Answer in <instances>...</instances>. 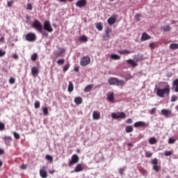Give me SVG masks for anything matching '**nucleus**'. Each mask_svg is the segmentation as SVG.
<instances>
[{
    "instance_id": "44",
    "label": "nucleus",
    "mask_w": 178,
    "mask_h": 178,
    "mask_svg": "<svg viewBox=\"0 0 178 178\" xmlns=\"http://www.w3.org/2000/svg\"><path fill=\"white\" fill-rule=\"evenodd\" d=\"M13 134L15 140H20V135L17 132H14Z\"/></svg>"
},
{
    "instance_id": "26",
    "label": "nucleus",
    "mask_w": 178,
    "mask_h": 178,
    "mask_svg": "<svg viewBox=\"0 0 178 178\" xmlns=\"http://www.w3.org/2000/svg\"><path fill=\"white\" fill-rule=\"evenodd\" d=\"M96 29L98 30V31H102V30H104V26H102V23L98 22L96 24Z\"/></svg>"
},
{
    "instance_id": "28",
    "label": "nucleus",
    "mask_w": 178,
    "mask_h": 178,
    "mask_svg": "<svg viewBox=\"0 0 178 178\" xmlns=\"http://www.w3.org/2000/svg\"><path fill=\"white\" fill-rule=\"evenodd\" d=\"M126 169H127V167L124 166L122 168H120L118 170V172L121 176H123V175H124V172H126Z\"/></svg>"
},
{
    "instance_id": "19",
    "label": "nucleus",
    "mask_w": 178,
    "mask_h": 178,
    "mask_svg": "<svg viewBox=\"0 0 178 178\" xmlns=\"http://www.w3.org/2000/svg\"><path fill=\"white\" fill-rule=\"evenodd\" d=\"M172 90H174L175 92H178V79L173 81Z\"/></svg>"
},
{
    "instance_id": "60",
    "label": "nucleus",
    "mask_w": 178,
    "mask_h": 178,
    "mask_svg": "<svg viewBox=\"0 0 178 178\" xmlns=\"http://www.w3.org/2000/svg\"><path fill=\"white\" fill-rule=\"evenodd\" d=\"M5 154V151L3 149H0V155H3Z\"/></svg>"
},
{
    "instance_id": "58",
    "label": "nucleus",
    "mask_w": 178,
    "mask_h": 178,
    "mask_svg": "<svg viewBox=\"0 0 178 178\" xmlns=\"http://www.w3.org/2000/svg\"><path fill=\"white\" fill-rule=\"evenodd\" d=\"M135 17H136V19H137L138 22L140 21V15L139 14H136L135 15Z\"/></svg>"
},
{
    "instance_id": "52",
    "label": "nucleus",
    "mask_w": 178,
    "mask_h": 178,
    "mask_svg": "<svg viewBox=\"0 0 178 178\" xmlns=\"http://www.w3.org/2000/svg\"><path fill=\"white\" fill-rule=\"evenodd\" d=\"M26 9H27L28 10H33V6H32L31 3H28V4H27Z\"/></svg>"
},
{
    "instance_id": "22",
    "label": "nucleus",
    "mask_w": 178,
    "mask_h": 178,
    "mask_svg": "<svg viewBox=\"0 0 178 178\" xmlns=\"http://www.w3.org/2000/svg\"><path fill=\"white\" fill-rule=\"evenodd\" d=\"M73 90H74V86L73 85V83L72 81L69 82L67 91L69 92H73Z\"/></svg>"
},
{
    "instance_id": "53",
    "label": "nucleus",
    "mask_w": 178,
    "mask_h": 178,
    "mask_svg": "<svg viewBox=\"0 0 178 178\" xmlns=\"http://www.w3.org/2000/svg\"><path fill=\"white\" fill-rule=\"evenodd\" d=\"M125 123H127V124H131V123H133V119L131 118H129Z\"/></svg>"
},
{
    "instance_id": "64",
    "label": "nucleus",
    "mask_w": 178,
    "mask_h": 178,
    "mask_svg": "<svg viewBox=\"0 0 178 178\" xmlns=\"http://www.w3.org/2000/svg\"><path fill=\"white\" fill-rule=\"evenodd\" d=\"M74 70L75 72H78L79 70V69L78 67H76L74 69Z\"/></svg>"
},
{
    "instance_id": "16",
    "label": "nucleus",
    "mask_w": 178,
    "mask_h": 178,
    "mask_svg": "<svg viewBox=\"0 0 178 178\" xmlns=\"http://www.w3.org/2000/svg\"><path fill=\"white\" fill-rule=\"evenodd\" d=\"M92 118L94 120H99L101 119V113L97 111H93Z\"/></svg>"
},
{
    "instance_id": "41",
    "label": "nucleus",
    "mask_w": 178,
    "mask_h": 178,
    "mask_svg": "<svg viewBox=\"0 0 178 178\" xmlns=\"http://www.w3.org/2000/svg\"><path fill=\"white\" fill-rule=\"evenodd\" d=\"M103 38L106 41H108V40H109L111 38V35H109V34L105 33L104 35H103Z\"/></svg>"
},
{
    "instance_id": "50",
    "label": "nucleus",
    "mask_w": 178,
    "mask_h": 178,
    "mask_svg": "<svg viewBox=\"0 0 178 178\" xmlns=\"http://www.w3.org/2000/svg\"><path fill=\"white\" fill-rule=\"evenodd\" d=\"M70 67V65H69V64L65 65L63 67V72H67V70H69Z\"/></svg>"
},
{
    "instance_id": "21",
    "label": "nucleus",
    "mask_w": 178,
    "mask_h": 178,
    "mask_svg": "<svg viewBox=\"0 0 178 178\" xmlns=\"http://www.w3.org/2000/svg\"><path fill=\"white\" fill-rule=\"evenodd\" d=\"M118 53L120 54V55H129L130 54H131V51L129 50H118Z\"/></svg>"
},
{
    "instance_id": "4",
    "label": "nucleus",
    "mask_w": 178,
    "mask_h": 178,
    "mask_svg": "<svg viewBox=\"0 0 178 178\" xmlns=\"http://www.w3.org/2000/svg\"><path fill=\"white\" fill-rule=\"evenodd\" d=\"M151 164L153 165V170L156 173H159L161 170V166L158 165V159L154 158L151 161Z\"/></svg>"
},
{
    "instance_id": "29",
    "label": "nucleus",
    "mask_w": 178,
    "mask_h": 178,
    "mask_svg": "<svg viewBox=\"0 0 178 178\" xmlns=\"http://www.w3.org/2000/svg\"><path fill=\"white\" fill-rule=\"evenodd\" d=\"M92 90V85H88L85 88L84 92H90V91H91Z\"/></svg>"
},
{
    "instance_id": "6",
    "label": "nucleus",
    "mask_w": 178,
    "mask_h": 178,
    "mask_svg": "<svg viewBox=\"0 0 178 178\" xmlns=\"http://www.w3.org/2000/svg\"><path fill=\"white\" fill-rule=\"evenodd\" d=\"M90 63H91L90 56H83L80 60L81 66H87V65H90Z\"/></svg>"
},
{
    "instance_id": "47",
    "label": "nucleus",
    "mask_w": 178,
    "mask_h": 178,
    "mask_svg": "<svg viewBox=\"0 0 178 178\" xmlns=\"http://www.w3.org/2000/svg\"><path fill=\"white\" fill-rule=\"evenodd\" d=\"M42 111H43V113H44V115H48L49 112H48V108L47 107H43Z\"/></svg>"
},
{
    "instance_id": "9",
    "label": "nucleus",
    "mask_w": 178,
    "mask_h": 178,
    "mask_svg": "<svg viewBox=\"0 0 178 178\" xmlns=\"http://www.w3.org/2000/svg\"><path fill=\"white\" fill-rule=\"evenodd\" d=\"M116 22H118V15L116 14L113 15L107 19V23L109 26H113Z\"/></svg>"
},
{
    "instance_id": "3",
    "label": "nucleus",
    "mask_w": 178,
    "mask_h": 178,
    "mask_svg": "<svg viewBox=\"0 0 178 178\" xmlns=\"http://www.w3.org/2000/svg\"><path fill=\"white\" fill-rule=\"evenodd\" d=\"M32 27L35 29V30H37L38 33H42L43 26L41 22H40L38 19H35L33 21Z\"/></svg>"
},
{
    "instance_id": "62",
    "label": "nucleus",
    "mask_w": 178,
    "mask_h": 178,
    "mask_svg": "<svg viewBox=\"0 0 178 178\" xmlns=\"http://www.w3.org/2000/svg\"><path fill=\"white\" fill-rule=\"evenodd\" d=\"M55 170H49V173H50V175H54V173H55Z\"/></svg>"
},
{
    "instance_id": "37",
    "label": "nucleus",
    "mask_w": 178,
    "mask_h": 178,
    "mask_svg": "<svg viewBox=\"0 0 178 178\" xmlns=\"http://www.w3.org/2000/svg\"><path fill=\"white\" fill-rule=\"evenodd\" d=\"M145 155L146 158H151V156H152V152L146 151Z\"/></svg>"
},
{
    "instance_id": "32",
    "label": "nucleus",
    "mask_w": 178,
    "mask_h": 178,
    "mask_svg": "<svg viewBox=\"0 0 178 178\" xmlns=\"http://www.w3.org/2000/svg\"><path fill=\"white\" fill-rule=\"evenodd\" d=\"M170 49H178V44L177 43H172L171 44H170Z\"/></svg>"
},
{
    "instance_id": "27",
    "label": "nucleus",
    "mask_w": 178,
    "mask_h": 178,
    "mask_svg": "<svg viewBox=\"0 0 178 178\" xmlns=\"http://www.w3.org/2000/svg\"><path fill=\"white\" fill-rule=\"evenodd\" d=\"M110 58L113 60H118L119 59H120V56L118 54H111Z\"/></svg>"
},
{
    "instance_id": "54",
    "label": "nucleus",
    "mask_w": 178,
    "mask_h": 178,
    "mask_svg": "<svg viewBox=\"0 0 178 178\" xmlns=\"http://www.w3.org/2000/svg\"><path fill=\"white\" fill-rule=\"evenodd\" d=\"M156 113V108H153L150 111V115H154V113Z\"/></svg>"
},
{
    "instance_id": "33",
    "label": "nucleus",
    "mask_w": 178,
    "mask_h": 178,
    "mask_svg": "<svg viewBox=\"0 0 178 178\" xmlns=\"http://www.w3.org/2000/svg\"><path fill=\"white\" fill-rule=\"evenodd\" d=\"M134 129L131 126H127L125 128L126 133H131L133 131Z\"/></svg>"
},
{
    "instance_id": "56",
    "label": "nucleus",
    "mask_w": 178,
    "mask_h": 178,
    "mask_svg": "<svg viewBox=\"0 0 178 178\" xmlns=\"http://www.w3.org/2000/svg\"><path fill=\"white\" fill-rule=\"evenodd\" d=\"M112 32V29L107 28L105 31V34H109V33Z\"/></svg>"
},
{
    "instance_id": "40",
    "label": "nucleus",
    "mask_w": 178,
    "mask_h": 178,
    "mask_svg": "<svg viewBox=\"0 0 178 178\" xmlns=\"http://www.w3.org/2000/svg\"><path fill=\"white\" fill-rule=\"evenodd\" d=\"M57 65H65V59L60 58L57 61Z\"/></svg>"
},
{
    "instance_id": "34",
    "label": "nucleus",
    "mask_w": 178,
    "mask_h": 178,
    "mask_svg": "<svg viewBox=\"0 0 178 178\" xmlns=\"http://www.w3.org/2000/svg\"><path fill=\"white\" fill-rule=\"evenodd\" d=\"M79 41L87 42L88 41V39L87 38V36L83 35L79 38Z\"/></svg>"
},
{
    "instance_id": "42",
    "label": "nucleus",
    "mask_w": 178,
    "mask_h": 178,
    "mask_svg": "<svg viewBox=\"0 0 178 178\" xmlns=\"http://www.w3.org/2000/svg\"><path fill=\"white\" fill-rule=\"evenodd\" d=\"M175 143H176V139L173 138H170L168 139V144H175Z\"/></svg>"
},
{
    "instance_id": "38",
    "label": "nucleus",
    "mask_w": 178,
    "mask_h": 178,
    "mask_svg": "<svg viewBox=\"0 0 178 178\" xmlns=\"http://www.w3.org/2000/svg\"><path fill=\"white\" fill-rule=\"evenodd\" d=\"M38 55H37V53H35L33 54L32 56H31V60H33V62H35L37 60V58H38Z\"/></svg>"
},
{
    "instance_id": "24",
    "label": "nucleus",
    "mask_w": 178,
    "mask_h": 178,
    "mask_svg": "<svg viewBox=\"0 0 178 178\" xmlns=\"http://www.w3.org/2000/svg\"><path fill=\"white\" fill-rule=\"evenodd\" d=\"M127 64L128 65H131V66H132V67H136V66H137V63L136 62H134V60H133L132 59H129L127 60Z\"/></svg>"
},
{
    "instance_id": "10",
    "label": "nucleus",
    "mask_w": 178,
    "mask_h": 178,
    "mask_svg": "<svg viewBox=\"0 0 178 178\" xmlns=\"http://www.w3.org/2000/svg\"><path fill=\"white\" fill-rule=\"evenodd\" d=\"M79 156L77 154H74L71 157V160L69 162V166H72V165H76L79 162Z\"/></svg>"
},
{
    "instance_id": "36",
    "label": "nucleus",
    "mask_w": 178,
    "mask_h": 178,
    "mask_svg": "<svg viewBox=\"0 0 178 178\" xmlns=\"http://www.w3.org/2000/svg\"><path fill=\"white\" fill-rule=\"evenodd\" d=\"M65 51L64 50V49H61L60 52H56L54 54V55L56 56H62L63 54H65Z\"/></svg>"
},
{
    "instance_id": "43",
    "label": "nucleus",
    "mask_w": 178,
    "mask_h": 178,
    "mask_svg": "<svg viewBox=\"0 0 178 178\" xmlns=\"http://www.w3.org/2000/svg\"><path fill=\"white\" fill-rule=\"evenodd\" d=\"M5 130V123L0 122V131H3Z\"/></svg>"
},
{
    "instance_id": "8",
    "label": "nucleus",
    "mask_w": 178,
    "mask_h": 178,
    "mask_svg": "<svg viewBox=\"0 0 178 178\" xmlns=\"http://www.w3.org/2000/svg\"><path fill=\"white\" fill-rule=\"evenodd\" d=\"M111 118L113 119H126V113H124V112H119L118 113H113Z\"/></svg>"
},
{
    "instance_id": "51",
    "label": "nucleus",
    "mask_w": 178,
    "mask_h": 178,
    "mask_svg": "<svg viewBox=\"0 0 178 178\" xmlns=\"http://www.w3.org/2000/svg\"><path fill=\"white\" fill-rule=\"evenodd\" d=\"M15 81H16V79H15V78H10L9 79L10 84H15Z\"/></svg>"
},
{
    "instance_id": "12",
    "label": "nucleus",
    "mask_w": 178,
    "mask_h": 178,
    "mask_svg": "<svg viewBox=\"0 0 178 178\" xmlns=\"http://www.w3.org/2000/svg\"><path fill=\"white\" fill-rule=\"evenodd\" d=\"M83 170H84V166H83V164L78 163L76 165L74 172H75V173H79V172H83Z\"/></svg>"
},
{
    "instance_id": "49",
    "label": "nucleus",
    "mask_w": 178,
    "mask_h": 178,
    "mask_svg": "<svg viewBox=\"0 0 178 178\" xmlns=\"http://www.w3.org/2000/svg\"><path fill=\"white\" fill-rule=\"evenodd\" d=\"M13 3H15V1H13V0L8 1L7 2L8 7L12 8V5H13Z\"/></svg>"
},
{
    "instance_id": "46",
    "label": "nucleus",
    "mask_w": 178,
    "mask_h": 178,
    "mask_svg": "<svg viewBox=\"0 0 178 178\" xmlns=\"http://www.w3.org/2000/svg\"><path fill=\"white\" fill-rule=\"evenodd\" d=\"M6 55V51H3L2 49H0V58L5 56Z\"/></svg>"
},
{
    "instance_id": "11",
    "label": "nucleus",
    "mask_w": 178,
    "mask_h": 178,
    "mask_svg": "<svg viewBox=\"0 0 178 178\" xmlns=\"http://www.w3.org/2000/svg\"><path fill=\"white\" fill-rule=\"evenodd\" d=\"M134 126L135 127H147V126H148V124H147L145 123V122L144 121H138V122H136L134 124Z\"/></svg>"
},
{
    "instance_id": "23",
    "label": "nucleus",
    "mask_w": 178,
    "mask_h": 178,
    "mask_svg": "<svg viewBox=\"0 0 178 178\" xmlns=\"http://www.w3.org/2000/svg\"><path fill=\"white\" fill-rule=\"evenodd\" d=\"M74 102L76 105L83 104V99L80 97H77L74 99Z\"/></svg>"
},
{
    "instance_id": "55",
    "label": "nucleus",
    "mask_w": 178,
    "mask_h": 178,
    "mask_svg": "<svg viewBox=\"0 0 178 178\" xmlns=\"http://www.w3.org/2000/svg\"><path fill=\"white\" fill-rule=\"evenodd\" d=\"M149 47L151 48V49H155V44L154 42H151L149 43Z\"/></svg>"
},
{
    "instance_id": "48",
    "label": "nucleus",
    "mask_w": 178,
    "mask_h": 178,
    "mask_svg": "<svg viewBox=\"0 0 178 178\" xmlns=\"http://www.w3.org/2000/svg\"><path fill=\"white\" fill-rule=\"evenodd\" d=\"M40 101H35V104H34V106L35 108V109H38V108H40Z\"/></svg>"
},
{
    "instance_id": "35",
    "label": "nucleus",
    "mask_w": 178,
    "mask_h": 178,
    "mask_svg": "<svg viewBox=\"0 0 178 178\" xmlns=\"http://www.w3.org/2000/svg\"><path fill=\"white\" fill-rule=\"evenodd\" d=\"M170 25L169 24L163 26V30L166 32L170 31Z\"/></svg>"
},
{
    "instance_id": "30",
    "label": "nucleus",
    "mask_w": 178,
    "mask_h": 178,
    "mask_svg": "<svg viewBox=\"0 0 178 178\" xmlns=\"http://www.w3.org/2000/svg\"><path fill=\"white\" fill-rule=\"evenodd\" d=\"M149 143L152 145H154V144H156L157 143V140H156V138L152 137V138H150L149 140Z\"/></svg>"
},
{
    "instance_id": "31",
    "label": "nucleus",
    "mask_w": 178,
    "mask_h": 178,
    "mask_svg": "<svg viewBox=\"0 0 178 178\" xmlns=\"http://www.w3.org/2000/svg\"><path fill=\"white\" fill-rule=\"evenodd\" d=\"M45 158L47 161H49L50 163H52L54 161V157L49 154H47Z\"/></svg>"
},
{
    "instance_id": "25",
    "label": "nucleus",
    "mask_w": 178,
    "mask_h": 178,
    "mask_svg": "<svg viewBox=\"0 0 178 178\" xmlns=\"http://www.w3.org/2000/svg\"><path fill=\"white\" fill-rule=\"evenodd\" d=\"M5 143L6 145H9L10 144V141H12V137L11 136H5L4 138Z\"/></svg>"
},
{
    "instance_id": "15",
    "label": "nucleus",
    "mask_w": 178,
    "mask_h": 178,
    "mask_svg": "<svg viewBox=\"0 0 178 178\" xmlns=\"http://www.w3.org/2000/svg\"><path fill=\"white\" fill-rule=\"evenodd\" d=\"M40 73V70H38V67H33L31 68V74L33 77H37Z\"/></svg>"
},
{
    "instance_id": "20",
    "label": "nucleus",
    "mask_w": 178,
    "mask_h": 178,
    "mask_svg": "<svg viewBox=\"0 0 178 178\" xmlns=\"http://www.w3.org/2000/svg\"><path fill=\"white\" fill-rule=\"evenodd\" d=\"M147 40H151V36L147 33H143L141 37V41H147Z\"/></svg>"
},
{
    "instance_id": "17",
    "label": "nucleus",
    "mask_w": 178,
    "mask_h": 178,
    "mask_svg": "<svg viewBox=\"0 0 178 178\" xmlns=\"http://www.w3.org/2000/svg\"><path fill=\"white\" fill-rule=\"evenodd\" d=\"M161 113L163 116H165V118H170L172 116V111L166 109H162Z\"/></svg>"
},
{
    "instance_id": "5",
    "label": "nucleus",
    "mask_w": 178,
    "mask_h": 178,
    "mask_svg": "<svg viewBox=\"0 0 178 178\" xmlns=\"http://www.w3.org/2000/svg\"><path fill=\"white\" fill-rule=\"evenodd\" d=\"M43 29L47 33H52L54 31V29L52 28V25H51V22L49 21H44L43 24Z\"/></svg>"
},
{
    "instance_id": "18",
    "label": "nucleus",
    "mask_w": 178,
    "mask_h": 178,
    "mask_svg": "<svg viewBox=\"0 0 178 178\" xmlns=\"http://www.w3.org/2000/svg\"><path fill=\"white\" fill-rule=\"evenodd\" d=\"M114 95L115 94L113 93V92H110L107 93V99L109 102H114V99H115Z\"/></svg>"
},
{
    "instance_id": "1",
    "label": "nucleus",
    "mask_w": 178,
    "mask_h": 178,
    "mask_svg": "<svg viewBox=\"0 0 178 178\" xmlns=\"http://www.w3.org/2000/svg\"><path fill=\"white\" fill-rule=\"evenodd\" d=\"M154 92H156L157 97H159L160 98H164L165 95H169L170 94V86L167 85L163 89L156 87L154 88Z\"/></svg>"
},
{
    "instance_id": "7",
    "label": "nucleus",
    "mask_w": 178,
    "mask_h": 178,
    "mask_svg": "<svg viewBox=\"0 0 178 178\" xmlns=\"http://www.w3.org/2000/svg\"><path fill=\"white\" fill-rule=\"evenodd\" d=\"M25 38L29 42H34L37 40V35H35V33L30 32L26 35Z\"/></svg>"
},
{
    "instance_id": "2",
    "label": "nucleus",
    "mask_w": 178,
    "mask_h": 178,
    "mask_svg": "<svg viewBox=\"0 0 178 178\" xmlns=\"http://www.w3.org/2000/svg\"><path fill=\"white\" fill-rule=\"evenodd\" d=\"M108 83L110 84V86H118V87H124V84H126L124 81L120 80L115 77H110L108 80Z\"/></svg>"
},
{
    "instance_id": "61",
    "label": "nucleus",
    "mask_w": 178,
    "mask_h": 178,
    "mask_svg": "<svg viewBox=\"0 0 178 178\" xmlns=\"http://www.w3.org/2000/svg\"><path fill=\"white\" fill-rule=\"evenodd\" d=\"M13 58L17 60V59H19V56L17 55V54H15V55L13 56Z\"/></svg>"
},
{
    "instance_id": "45",
    "label": "nucleus",
    "mask_w": 178,
    "mask_h": 178,
    "mask_svg": "<svg viewBox=\"0 0 178 178\" xmlns=\"http://www.w3.org/2000/svg\"><path fill=\"white\" fill-rule=\"evenodd\" d=\"M172 154H173V152H172V151H165L164 152V155L165 156H170V155H172Z\"/></svg>"
},
{
    "instance_id": "14",
    "label": "nucleus",
    "mask_w": 178,
    "mask_h": 178,
    "mask_svg": "<svg viewBox=\"0 0 178 178\" xmlns=\"http://www.w3.org/2000/svg\"><path fill=\"white\" fill-rule=\"evenodd\" d=\"M40 176L42 178L48 177V172H47V170H45V166L42 167V170H40Z\"/></svg>"
},
{
    "instance_id": "57",
    "label": "nucleus",
    "mask_w": 178,
    "mask_h": 178,
    "mask_svg": "<svg viewBox=\"0 0 178 178\" xmlns=\"http://www.w3.org/2000/svg\"><path fill=\"white\" fill-rule=\"evenodd\" d=\"M21 168L23 170L27 169V165L26 164H23L21 165Z\"/></svg>"
},
{
    "instance_id": "59",
    "label": "nucleus",
    "mask_w": 178,
    "mask_h": 178,
    "mask_svg": "<svg viewBox=\"0 0 178 178\" xmlns=\"http://www.w3.org/2000/svg\"><path fill=\"white\" fill-rule=\"evenodd\" d=\"M0 41H1V42H5V37L1 36L0 38Z\"/></svg>"
},
{
    "instance_id": "39",
    "label": "nucleus",
    "mask_w": 178,
    "mask_h": 178,
    "mask_svg": "<svg viewBox=\"0 0 178 178\" xmlns=\"http://www.w3.org/2000/svg\"><path fill=\"white\" fill-rule=\"evenodd\" d=\"M178 99V97L177 95H173L171 97V102H176V101H177Z\"/></svg>"
},
{
    "instance_id": "63",
    "label": "nucleus",
    "mask_w": 178,
    "mask_h": 178,
    "mask_svg": "<svg viewBox=\"0 0 178 178\" xmlns=\"http://www.w3.org/2000/svg\"><path fill=\"white\" fill-rule=\"evenodd\" d=\"M134 59V60H136V62L140 61V58H138V57H135Z\"/></svg>"
},
{
    "instance_id": "13",
    "label": "nucleus",
    "mask_w": 178,
    "mask_h": 178,
    "mask_svg": "<svg viewBox=\"0 0 178 178\" xmlns=\"http://www.w3.org/2000/svg\"><path fill=\"white\" fill-rule=\"evenodd\" d=\"M86 5H87L86 0H79L76 3V6H77V8H83Z\"/></svg>"
}]
</instances>
